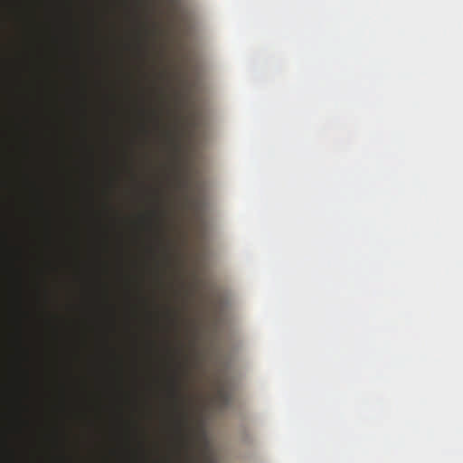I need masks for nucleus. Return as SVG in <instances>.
<instances>
[{"mask_svg":"<svg viewBox=\"0 0 463 463\" xmlns=\"http://www.w3.org/2000/svg\"><path fill=\"white\" fill-rule=\"evenodd\" d=\"M190 204H191V207H193L194 209L197 208L198 206V200L195 199V198H193L190 200Z\"/></svg>","mask_w":463,"mask_h":463,"instance_id":"obj_4","label":"nucleus"},{"mask_svg":"<svg viewBox=\"0 0 463 463\" xmlns=\"http://www.w3.org/2000/svg\"><path fill=\"white\" fill-rule=\"evenodd\" d=\"M216 399L217 401L225 405L228 403V401H229V394L228 392L224 390V388L222 387H220L219 390L217 391V394H216Z\"/></svg>","mask_w":463,"mask_h":463,"instance_id":"obj_2","label":"nucleus"},{"mask_svg":"<svg viewBox=\"0 0 463 463\" xmlns=\"http://www.w3.org/2000/svg\"><path fill=\"white\" fill-rule=\"evenodd\" d=\"M170 396L174 400L175 403L179 405L182 394H181V382L177 377H174L171 381Z\"/></svg>","mask_w":463,"mask_h":463,"instance_id":"obj_1","label":"nucleus"},{"mask_svg":"<svg viewBox=\"0 0 463 463\" xmlns=\"http://www.w3.org/2000/svg\"><path fill=\"white\" fill-rule=\"evenodd\" d=\"M185 423H186V415L182 413L180 420L178 421V427L181 428Z\"/></svg>","mask_w":463,"mask_h":463,"instance_id":"obj_3","label":"nucleus"}]
</instances>
